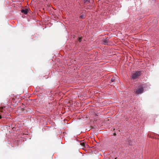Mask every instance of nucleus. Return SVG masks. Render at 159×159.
I'll list each match as a JSON object with an SVG mask.
<instances>
[{"mask_svg":"<svg viewBox=\"0 0 159 159\" xmlns=\"http://www.w3.org/2000/svg\"><path fill=\"white\" fill-rule=\"evenodd\" d=\"M144 91L143 87L141 86L138 87V88L136 89L134 92L136 94H141Z\"/></svg>","mask_w":159,"mask_h":159,"instance_id":"1","label":"nucleus"},{"mask_svg":"<svg viewBox=\"0 0 159 159\" xmlns=\"http://www.w3.org/2000/svg\"><path fill=\"white\" fill-rule=\"evenodd\" d=\"M141 73V71H136L133 74L132 78L133 79L137 78L140 75Z\"/></svg>","mask_w":159,"mask_h":159,"instance_id":"2","label":"nucleus"},{"mask_svg":"<svg viewBox=\"0 0 159 159\" xmlns=\"http://www.w3.org/2000/svg\"><path fill=\"white\" fill-rule=\"evenodd\" d=\"M28 11L29 10L27 9H25V10L22 9L21 10V12L25 14H26L28 13Z\"/></svg>","mask_w":159,"mask_h":159,"instance_id":"3","label":"nucleus"},{"mask_svg":"<svg viewBox=\"0 0 159 159\" xmlns=\"http://www.w3.org/2000/svg\"><path fill=\"white\" fill-rule=\"evenodd\" d=\"M102 43L104 45H108L109 44V43L107 40H104Z\"/></svg>","mask_w":159,"mask_h":159,"instance_id":"4","label":"nucleus"},{"mask_svg":"<svg viewBox=\"0 0 159 159\" xmlns=\"http://www.w3.org/2000/svg\"><path fill=\"white\" fill-rule=\"evenodd\" d=\"M5 110H3V108L2 107H0V111L2 112V113H5Z\"/></svg>","mask_w":159,"mask_h":159,"instance_id":"5","label":"nucleus"},{"mask_svg":"<svg viewBox=\"0 0 159 159\" xmlns=\"http://www.w3.org/2000/svg\"><path fill=\"white\" fill-rule=\"evenodd\" d=\"M80 144L83 147H84L85 146V143L84 142L81 143Z\"/></svg>","mask_w":159,"mask_h":159,"instance_id":"6","label":"nucleus"},{"mask_svg":"<svg viewBox=\"0 0 159 159\" xmlns=\"http://www.w3.org/2000/svg\"><path fill=\"white\" fill-rule=\"evenodd\" d=\"M115 80V79L114 77H113L111 79V82H113Z\"/></svg>","mask_w":159,"mask_h":159,"instance_id":"7","label":"nucleus"},{"mask_svg":"<svg viewBox=\"0 0 159 159\" xmlns=\"http://www.w3.org/2000/svg\"><path fill=\"white\" fill-rule=\"evenodd\" d=\"M81 40H82V38H81L79 37V38H78V41H79V42H81Z\"/></svg>","mask_w":159,"mask_h":159,"instance_id":"8","label":"nucleus"},{"mask_svg":"<svg viewBox=\"0 0 159 159\" xmlns=\"http://www.w3.org/2000/svg\"><path fill=\"white\" fill-rule=\"evenodd\" d=\"M80 17L81 18H83L84 17L83 15H81L80 16Z\"/></svg>","mask_w":159,"mask_h":159,"instance_id":"9","label":"nucleus"},{"mask_svg":"<svg viewBox=\"0 0 159 159\" xmlns=\"http://www.w3.org/2000/svg\"><path fill=\"white\" fill-rule=\"evenodd\" d=\"M2 118V117L1 115H0V119H1Z\"/></svg>","mask_w":159,"mask_h":159,"instance_id":"10","label":"nucleus"},{"mask_svg":"<svg viewBox=\"0 0 159 159\" xmlns=\"http://www.w3.org/2000/svg\"><path fill=\"white\" fill-rule=\"evenodd\" d=\"M114 135L115 136V135H116V134L115 133H114Z\"/></svg>","mask_w":159,"mask_h":159,"instance_id":"11","label":"nucleus"},{"mask_svg":"<svg viewBox=\"0 0 159 159\" xmlns=\"http://www.w3.org/2000/svg\"><path fill=\"white\" fill-rule=\"evenodd\" d=\"M117 157H116V158H115V159H117Z\"/></svg>","mask_w":159,"mask_h":159,"instance_id":"12","label":"nucleus"}]
</instances>
